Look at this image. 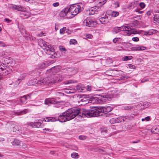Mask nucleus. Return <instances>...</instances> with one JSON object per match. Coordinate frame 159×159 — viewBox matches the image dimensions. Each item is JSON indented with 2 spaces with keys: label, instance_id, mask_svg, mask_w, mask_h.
Returning a JSON list of instances; mask_svg holds the SVG:
<instances>
[{
  "label": "nucleus",
  "instance_id": "0e129e2a",
  "mask_svg": "<svg viewBox=\"0 0 159 159\" xmlns=\"http://www.w3.org/2000/svg\"><path fill=\"white\" fill-rule=\"evenodd\" d=\"M140 141V140H138V141H133V142H132V143H138Z\"/></svg>",
  "mask_w": 159,
  "mask_h": 159
},
{
  "label": "nucleus",
  "instance_id": "39448f33",
  "mask_svg": "<svg viewBox=\"0 0 159 159\" xmlns=\"http://www.w3.org/2000/svg\"><path fill=\"white\" fill-rule=\"evenodd\" d=\"M76 89L80 92H84L86 91H91L92 87L89 85H85L79 84L76 86Z\"/></svg>",
  "mask_w": 159,
  "mask_h": 159
},
{
  "label": "nucleus",
  "instance_id": "a211bd4d",
  "mask_svg": "<svg viewBox=\"0 0 159 159\" xmlns=\"http://www.w3.org/2000/svg\"><path fill=\"white\" fill-rule=\"evenodd\" d=\"M48 65V62L47 61H44L39 64L38 65V67L39 69H42L46 67Z\"/></svg>",
  "mask_w": 159,
  "mask_h": 159
},
{
  "label": "nucleus",
  "instance_id": "ddd939ff",
  "mask_svg": "<svg viewBox=\"0 0 159 159\" xmlns=\"http://www.w3.org/2000/svg\"><path fill=\"white\" fill-rule=\"evenodd\" d=\"M99 20L100 22L102 24H105L109 22L108 17L106 15L105 16L102 15V16L99 18Z\"/></svg>",
  "mask_w": 159,
  "mask_h": 159
},
{
  "label": "nucleus",
  "instance_id": "774afa93",
  "mask_svg": "<svg viewBox=\"0 0 159 159\" xmlns=\"http://www.w3.org/2000/svg\"><path fill=\"white\" fill-rule=\"evenodd\" d=\"M33 0H25V1L26 2H31L33 1Z\"/></svg>",
  "mask_w": 159,
  "mask_h": 159
},
{
  "label": "nucleus",
  "instance_id": "c756f323",
  "mask_svg": "<svg viewBox=\"0 0 159 159\" xmlns=\"http://www.w3.org/2000/svg\"><path fill=\"white\" fill-rule=\"evenodd\" d=\"M138 2L137 1H135L132 2L131 3L130 5L131 8H134L136 7L138 5Z\"/></svg>",
  "mask_w": 159,
  "mask_h": 159
},
{
  "label": "nucleus",
  "instance_id": "2f4dec72",
  "mask_svg": "<svg viewBox=\"0 0 159 159\" xmlns=\"http://www.w3.org/2000/svg\"><path fill=\"white\" fill-rule=\"evenodd\" d=\"M132 57L131 56H126L123 57L122 60L123 61H125L129 60H131L132 59Z\"/></svg>",
  "mask_w": 159,
  "mask_h": 159
},
{
  "label": "nucleus",
  "instance_id": "bf43d9fd",
  "mask_svg": "<svg viewBox=\"0 0 159 159\" xmlns=\"http://www.w3.org/2000/svg\"><path fill=\"white\" fill-rule=\"evenodd\" d=\"M44 34L43 33H41L40 34H38L37 36L38 37H40L42 36V35Z\"/></svg>",
  "mask_w": 159,
  "mask_h": 159
},
{
  "label": "nucleus",
  "instance_id": "72a5a7b5",
  "mask_svg": "<svg viewBox=\"0 0 159 159\" xmlns=\"http://www.w3.org/2000/svg\"><path fill=\"white\" fill-rule=\"evenodd\" d=\"M66 27H64L60 29V34H63L65 33V32L66 30Z\"/></svg>",
  "mask_w": 159,
  "mask_h": 159
},
{
  "label": "nucleus",
  "instance_id": "a19ab883",
  "mask_svg": "<svg viewBox=\"0 0 159 159\" xmlns=\"http://www.w3.org/2000/svg\"><path fill=\"white\" fill-rule=\"evenodd\" d=\"M59 48L61 52L66 51V48L62 46H60Z\"/></svg>",
  "mask_w": 159,
  "mask_h": 159
},
{
  "label": "nucleus",
  "instance_id": "423d86ee",
  "mask_svg": "<svg viewBox=\"0 0 159 159\" xmlns=\"http://www.w3.org/2000/svg\"><path fill=\"white\" fill-rule=\"evenodd\" d=\"M99 96V97L97 98V101H100L102 102H104L108 100L109 95L106 93H103L100 94Z\"/></svg>",
  "mask_w": 159,
  "mask_h": 159
},
{
  "label": "nucleus",
  "instance_id": "8fccbe9b",
  "mask_svg": "<svg viewBox=\"0 0 159 159\" xmlns=\"http://www.w3.org/2000/svg\"><path fill=\"white\" fill-rule=\"evenodd\" d=\"M59 5V3L58 2H57L55 3H54L53 4V6L54 7H57Z\"/></svg>",
  "mask_w": 159,
  "mask_h": 159
},
{
  "label": "nucleus",
  "instance_id": "9b49d317",
  "mask_svg": "<svg viewBox=\"0 0 159 159\" xmlns=\"http://www.w3.org/2000/svg\"><path fill=\"white\" fill-rule=\"evenodd\" d=\"M100 8L98 7H92L89 8V11L90 15H93L95 13H96L98 12V11L100 10Z\"/></svg>",
  "mask_w": 159,
  "mask_h": 159
},
{
  "label": "nucleus",
  "instance_id": "9d476101",
  "mask_svg": "<svg viewBox=\"0 0 159 159\" xmlns=\"http://www.w3.org/2000/svg\"><path fill=\"white\" fill-rule=\"evenodd\" d=\"M64 71H67V73L70 75H72L76 74L77 72L76 69L74 68H65L64 69Z\"/></svg>",
  "mask_w": 159,
  "mask_h": 159
},
{
  "label": "nucleus",
  "instance_id": "f8f14e48",
  "mask_svg": "<svg viewBox=\"0 0 159 159\" xmlns=\"http://www.w3.org/2000/svg\"><path fill=\"white\" fill-rule=\"evenodd\" d=\"M11 8L13 9H15L22 12L26 11L25 8V7L21 6L20 5H11Z\"/></svg>",
  "mask_w": 159,
  "mask_h": 159
},
{
  "label": "nucleus",
  "instance_id": "58836bf2",
  "mask_svg": "<svg viewBox=\"0 0 159 159\" xmlns=\"http://www.w3.org/2000/svg\"><path fill=\"white\" fill-rule=\"evenodd\" d=\"M154 19L155 21H159V16L157 15H156L154 16Z\"/></svg>",
  "mask_w": 159,
  "mask_h": 159
},
{
  "label": "nucleus",
  "instance_id": "a18cd8bd",
  "mask_svg": "<svg viewBox=\"0 0 159 159\" xmlns=\"http://www.w3.org/2000/svg\"><path fill=\"white\" fill-rule=\"evenodd\" d=\"M128 66H129V68H132V69H135V66L134 65H133L132 64H129L128 65Z\"/></svg>",
  "mask_w": 159,
  "mask_h": 159
},
{
  "label": "nucleus",
  "instance_id": "473e14b6",
  "mask_svg": "<svg viewBox=\"0 0 159 159\" xmlns=\"http://www.w3.org/2000/svg\"><path fill=\"white\" fill-rule=\"evenodd\" d=\"M78 154L77 153L73 152L71 154V157L73 158H78Z\"/></svg>",
  "mask_w": 159,
  "mask_h": 159
},
{
  "label": "nucleus",
  "instance_id": "0eeeda50",
  "mask_svg": "<svg viewBox=\"0 0 159 159\" xmlns=\"http://www.w3.org/2000/svg\"><path fill=\"white\" fill-rule=\"evenodd\" d=\"M11 128H12V130L14 132H16L17 134L20 133L21 132V130L19 129L15 122H11Z\"/></svg>",
  "mask_w": 159,
  "mask_h": 159
},
{
  "label": "nucleus",
  "instance_id": "ea45409f",
  "mask_svg": "<svg viewBox=\"0 0 159 159\" xmlns=\"http://www.w3.org/2000/svg\"><path fill=\"white\" fill-rule=\"evenodd\" d=\"M21 80L20 79H18L15 82V83L16 84L15 85L16 86H17L20 83V81Z\"/></svg>",
  "mask_w": 159,
  "mask_h": 159
},
{
  "label": "nucleus",
  "instance_id": "393cba45",
  "mask_svg": "<svg viewBox=\"0 0 159 159\" xmlns=\"http://www.w3.org/2000/svg\"><path fill=\"white\" fill-rule=\"evenodd\" d=\"M121 31H129L130 28H128V27L125 26H122L120 27Z\"/></svg>",
  "mask_w": 159,
  "mask_h": 159
},
{
  "label": "nucleus",
  "instance_id": "cd10ccee",
  "mask_svg": "<svg viewBox=\"0 0 159 159\" xmlns=\"http://www.w3.org/2000/svg\"><path fill=\"white\" fill-rule=\"evenodd\" d=\"M121 31L120 29V27H115L113 28V32L115 33H117Z\"/></svg>",
  "mask_w": 159,
  "mask_h": 159
},
{
  "label": "nucleus",
  "instance_id": "1a4fd4ad",
  "mask_svg": "<svg viewBox=\"0 0 159 159\" xmlns=\"http://www.w3.org/2000/svg\"><path fill=\"white\" fill-rule=\"evenodd\" d=\"M32 94V93H30L28 95H25L22 97H20V102L23 104H25L26 103V100L29 98L30 99L31 98V96Z\"/></svg>",
  "mask_w": 159,
  "mask_h": 159
},
{
  "label": "nucleus",
  "instance_id": "69168bd1",
  "mask_svg": "<svg viewBox=\"0 0 159 159\" xmlns=\"http://www.w3.org/2000/svg\"><path fill=\"white\" fill-rule=\"evenodd\" d=\"M70 92H71V93H74V90L73 89H70Z\"/></svg>",
  "mask_w": 159,
  "mask_h": 159
},
{
  "label": "nucleus",
  "instance_id": "6e6552de",
  "mask_svg": "<svg viewBox=\"0 0 159 159\" xmlns=\"http://www.w3.org/2000/svg\"><path fill=\"white\" fill-rule=\"evenodd\" d=\"M28 125L33 128H39L42 127V124L38 122H30L27 123Z\"/></svg>",
  "mask_w": 159,
  "mask_h": 159
},
{
  "label": "nucleus",
  "instance_id": "4be33fe9",
  "mask_svg": "<svg viewBox=\"0 0 159 159\" xmlns=\"http://www.w3.org/2000/svg\"><path fill=\"white\" fill-rule=\"evenodd\" d=\"M22 12L20 14L25 16L26 17H25V18H27L30 16V14L29 12L26 11Z\"/></svg>",
  "mask_w": 159,
  "mask_h": 159
},
{
  "label": "nucleus",
  "instance_id": "79ce46f5",
  "mask_svg": "<svg viewBox=\"0 0 159 159\" xmlns=\"http://www.w3.org/2000/svg\"><path fill=\"white\" fill-rule=\"evenodd\" d=\"M79 139L80 140H84L86 139V137L83 135H80Z\"/></svg>",
  "mask_w": 159,
  "mask_h": 159
},
{
  "label": "nucleus",
  "instance_id": "f704fd0d",
  "mask_svg": "<svg viewBox=\"0 0 159 159\" xmlns=\"http://www.w3.org/2000/svg\"><path fill=\"white\" fill-rule=\"evenodd\" d=\"M70 44H75L77 43V41L75 39H71L70 42Z\"/></svg>",
  "mask_w": 159,
  "mask_h": 159
},
{
  "label": "nucleus",
  "instance_id": "6ab92c4d",
  "mask_svg": "<svg viewBox=\"0 0 159 159\" xmlns=\"http://www.w3.org/2000/svg\"><path fill=\"white\" fill-rule=\"evenodd\" d=\"M68 8H66L65 10H62L60 12V16L64 17L65 16H67V14L69 15V14H68L67 12L68 11Z\"/></svg>",
  "mask_w": 159,
  "mask_h": 159
},
{
  "label": "nucleus",
  "instance_id": "e2e57ef3",
  "mask_svg": "<svg viewBox=\"0 0 159 159\" xmlns=\"http://www.w3.org/2000/svg\"><path fill=\"white\" fill-rule=\"evenodd\" d=\"M43 130H46L47 131H49V132H51V130L50 129H43Z\"/></svg>",
  "mask_w": 159,
  "mask_h": 159
},
{
  "label": "nucleus",
  "instance_id": "5fc2aeb1",
  "mask_svg": "<svg viewBox=\"0 0 159 159\" xmlns=\"http://www.w3.org/2000/svg\"><path fill=\"white\" fill-rule=\"evenodd\" d=\"M148 81V79H143L141 80V82L142 83H144L146 81Z\"/></svg>",
  "mask_w": 159,
  "mask_h": 159
},
{
  "label": "nucleus",
  "instance_id": "f257e3e1",
  "mask_svg": "<svg viewBox=\"0 0 159 159\" xmlns=\"http://www.w3.org/2000/svg\"><path fill=\"white\" fill-rule=\"evenodd\" d=\"M93 110H84L81 111L77 108H71L67 110L59 115L57 119H73L80 118H89L99 116H109L111 111L110 107H95Z\"/></svg>",
  "mask_w": 159,
  "mask_h": 159
},
{
  "label": "nucleus",
  "instance_id": "2eb2a0df",
  "mask_svg": "<svg viewBox=\"0 0 159 159\" xmlns=\"http://www.w3.org/2000/svg\"><path fill=\"white\" fill-rule=\"evenodd\" d=\"M130 50L132 51H141L144 50L146 49V47H132L130 48Z\"/></svg>",
  "mask_w": 159,
  "mask_h": 159
},
{
  "label": "nucleus",
  "instance_id": "09e8293b",
  "mask_svg": "<svg viewBox=\"0 0 159 159\" xmlns=\"http://www.w3.org/2000/svg\"><path fill=\"white\" fill-rule=\"evenodd\" d=\"M132 39L134 41H139V38L137 37L133 38Z\"/></svg>",
  "mask_w": 159,
  "mask_h": 159
},
{
  "label": "nucleus",
  "instance_id": "c85d7f7f",
  "mask_svg": "<svg viewBox=\"0 0 159 159\" xmlns=\"http://www.w3.org/2000/svg\"><path fill=\"white\" fill-rule=\"evenodd\" d=\"M119 15V13L116 11H112L111 13V16L113 17H116Z\"/></svg>",
  "mask_w": 159,
  "mask_h": 159
},
{
  "label": "nucleus",
  "instance_id": "20e7f679",
  "mask_svg": "<svg viewBox=\"0 0 159 159\" xmlns=\"http://www.w3.org/2000/svg\"><path fill=\"white\" fill-rule=\"evenodd\" d=\"M96 23V20L90 17H87L83 22L84 25L91 27L94 26Z\"/></svg>",
  "mask_w": 159,
  "mask_h": 159
},
{
  "label": "nucleus",
  "instance_id": "37998d69",
  "mask_svg": "<svg viewBox=\"0 0 159 159\" xmlns=\"http://www.w3.org/2000/svg\"><path fill=\"white\" fill-rule=\"evenodd\" d=\"M70 89H64V91L67 93H71V92L70 91Z\"/></svg>",
  "mask_w": 159,
  "mask_h": 159
},
{
  "label": "nucleus",
  "instance_id": "7ed1b4c3",
  "mask_svg": "<svg viewBox=\"0 0 159 159\" xmlns=\"http://www.w3.org/2000/svg\"><path fill=\"white\" fill-rule=\"evenodd\" d=\"M83 5L82 3H79L78 4L71 6L68 8V11L67 13L71 14L73 16H75L79 13L83 9Z\"/></svg>",
  "mask_w": 159,
  "mask_h": 159
},
{
  "label": "nucleus",
  "instance_id": "4d7b16f0",
  "mask_svg": "<svg viewBox=\"0 0 159 159\" xmlns=\"http://www.w3.org/2000/svg\"><path fill=\"white\" fill-rule=\"evenodd\" d=\"M5 139L2 137H0V142H3L5 141Z\"/></svg>",
  "mask_w": 159,
  "mask_h": 159
},
{
  "label": "nucleus",
  "instance_id": "f03ea898",
  "mask_svg": "<svg viewBox=\"0 0 159 159\" xmlns=\"http://www.w3.org/2000/svg\"><path fill=\"white\" fill-rule=\"evenodd\" d=\"M62 80L61 75L60 74H56L54 76L53 79L49 80V78L39 80L38 83L41 84H52L57 81L60 82Z\"/></svg>",
  "mask_w": 159,
  "mask_h": 159
},
{
  "label": "nucleus",
  "instance_id": "aec40b11",
  "mask_svg": "<svg viewBox=\"0 0 159 159\" xmlns=\"http://www.w3.org/2000/svg\"><path fill=\"white\" fill-rule=\"evenodd\" d=\"M27 112V110H24L22 111H19L16 112L15 115L17 116L21 115L26 113Z\"/></svg>",
  "mask_w": 159,
  "mask_h": 159
},
{
  "label": "nucleus",
  "instance_id": "f3484780",
  "mask_svg": "<svg viewBox=\"0 0 159 159\" xmlns=\"http://www.w3.org/2000/svg\"><path fill=\"white\" fill-rule=\"evenodd\" d=\"M151 131L154 134H158L159 132V126H155L152 127Z\"/></svg>",
  "mask_w": 159,
  "mask_h": 159
},
{
  "label": "nucleus",
  "instance_id": "c9c22d12",
  "mask_svg": "<svg viewBox=\"0 0 159 159\" xmlns=\"http://www.w3.org/2000/svg\"><path fill=\"white\" fill-rule=\"evenodd\" d=\"M43 121H44L45 122H48V121H49L50 120L51 121H56V120H47V121L46 120H43ZM59 120L60 122H65L66 121H68V120H64V121H61L60 120Z\"/></svg>",
  "mask_w": 159,
  "mask_h": 159
},
{
  "label": "nucleus",
  "instance_id": "bb28decb",
  "mask_svg": "<svg viewBox=\"0 0 159 159\" xmlns=\"http://www.w3.org/2000/svg\"><path fill=\"white\" fill-rule=\"evenodd\" d=\"M109 122L111 124H116L122 122L120 120H110Z\"/></svg>",
  "mask_w": 159,
  "mask_h": 159
},
{
  "label": "nucleus",
  "instance_id": "e433bc0d",
  "mask_svg": "<svg viewBox=\"0 0 159 159\" xmlns=\"http://www.w3.org/2000/svg\"><path fill=\"white\" fill-rule=\"evenodd\" d=\"M74 83V81L72 80H69L68 81H66L64 82V84H72Z\"/></svg>",
  "mask_w": 159,
  "mask_h": 159
},
{
  "label": "nucleus",
  "instance_id": "680f3d73",
  "mask_svg": "<svg viewBox=\"0 0 159 159\" xmlns=\"http://www.w3.org/2000/svg\"><path fill=\"white\" fill-rule=\"evenodd\" d=\"M144 34L145 35H149L148 31L144 32Z\"/></svg>",
  "mask_w": 159,
  "mask_h": 159
},
{
  "label": "nucleus",
  "instance_id": "de8ad7c7",
  "mask_svg": "<svg viewBox=\"0 0 159 159\" xmlns=\"http://www.w3.org/2000/svg\"><path fill=\"white\" fill-rule=\"evenodd\" d=\"M0 46L4 47L6 46V44L4 42L0 41Z\"/></svg>",
  "mask_w": 159,
  "mask_h": 159
},
{
  "label": "nucleus",
  "instance_id": "3c124183",
  "mask_svg": "<svg viewBox=\"0 0 159 159\" xmlns=\"http://www.w3.org/2000/svg\"><path fill=\"white\" fill-rule=\"evenodd\" d=\"M5 20L7 22V23H10L11 21V20H10L8 18H5Z\"/></svg>",
  "mask_w": 159,
  "mask_h": 159
},
{
  "label": "nucleus",
  "instance_id": "4c0bfd02",
  "mask_svg": "<svg viewBox=\"0 0 159 159\" xmlns=\"http://www.w3.org/2000/svg\"><path fill=\"white\" fill-rule=\"evenodd\" d=\"M46 49L48 52H53L54 50L53 48H50L49 45L47 46Z\"/></svg>",
  "mask_w": 159,
  "mask_h": 159
},
{
  "label": "nucleus",
  "instance_id": "13d9d810",
  "mask_svg": "<svg viewBox=\"0 0 159 159\" xmlns=\"http://www.w3.org/2000/svg\"><path fill=\"white\" fill-rule=\"evenodd\" d=\"M48 118H50V119H53L55 120V119H56V118L54 117H46V119H48Z\"/></svg>",
  "mask_w": 159,
  "mask_h": 159
},
{
  "label": "nucleus",
  "instance_id": "4468645a",
  "mask_svg": "<svg viewBox=\"0 0 159 159\" xmlns=\"http://www.w3.org/2000/svg\"><path fill=\"white\" fill-rule=\"evenodd\" d=\"M44 103L46 105H48L49 104H55L57 102L54 98H48L45 99Z\"/></svg>",
  "mask_w": 159,
  "mask_h": 159
},
{
  "label": "nucleus",
  "instance_id": "b1692460",
  "mask_svg": "<svg viewBox=\"0 0 159 159\" xmlns=\"http://www.w3.org/2000/svg\"><path fill=\"white\" fill-rule=\"evenodd\" d=\"M20 141L16 139H15L12 143L14 145L18 146L20 144Z\"/></svg>",
  "mask_w": 159,
  "mask_h": 159
},
{
  "label": "nucleus",
  "instance_id": "412c9836",
  "mask_svg": "<svg viewBox=\"0 0 159 159\" xmlns=\"http://www.w3.org/2000/svg\"><path fill=\"white\" fill-rule=\"evenodd\" d=\"M100 129L102 134H103L104 133H107V128L106 127H101Z\"/></svg>",
  "mask_w": 159,
  "mask_h": 159
},
{
  "label": "nucleus",
  "instance_id": "603ef678",
  "mask_svg": "<svg viewBox=\"0 0 159 159\" xmlns=\"http://www.w3.org/2000/svg\"><path fill=\"white\" fill-rule=\"evenodd\" d=\"M139 24V22L137 20H135L134 21L133 24L135 25H138Z\"/></svg>",
  "mask_w": 159,
  "mask_h": 159
},
{
  "label": "nucleus",
  "instance_id": "dca6fc26",
  "mask_svg": "<svg viewBox=\"0 0 159 159\" xmlns=\"http://www.w3.org/2000/svg\"><path fill=\"white\" fill-rule=\"evenodd\" d=\"M60 66H55L52 68L50 70H49V71L50 70L52 73H55L58 72L60 69ZM50 72V71H49Z\"/></svg>",
  "mask_w": 159,
  "mask_h": 159
},
{
  "label": "nucleus",
  "instance_id": "c03bdc74",
  "mask_svg": "<svg viewBox=\"0 0 159 159\" xmlns=\"http://www.w3.org/2000/svg\"><path fill=\"white\" fill-rule=\"evenodd\" d=\"M139 6L141 8H143L145 7V5L144 3L141 2L139 4Z\"/></svg>",
  "mask_w": 159,
  "mask_h": 159
},
{
  "label": "nucleus",
  "instance_id": "49530a36",
  "mask_svg": "<svg viewBox=\"0 0 159 159\" xmlns=\"http://www.w3.org/2000/svg\"><path fill=\"white\" fill-rule=\"evenodd\" d=\"M120 39V38H116L114 39L113 40V42L114 43H116L117 41H118L119 39Z\"/></svg>",
  "mask_w": 159,
  "mask_h": 159
},
{
  "label": "nucleus",
  "instance_id": "a878e982",
  "mask_svg": "<svg viewBox=\"0 0 159 159\" xmlns=\"http://www.w3.org/2000/svg\"><path fill=\"white\" fill-rule=\"evenodd\" d=\"M113 5L115 8H117L120 6V2L118 1H115Z\"/></svg>",
  "mask_w": 159,
  "mask_h": 159
},
{
  "label": "nucleus",
  "instance_id": "864d4df0",
  "mask_svg": "<svg viewBox=\"0 0 159 159\" xmlns=\"http://www.w3.org/2000/svg\"><path fill=\"white\" fill-rule=\"evenodd\" d=\"M128 78V77L126 76H121L120 77V79L122 80L124 79H127Z\"/></svg>",
  "mask_w": 159,
  "mask_h": 159
},
{
  "label": "nucleus",
  "instance_id": "052dcab7",
  "mask_svg": "<svg viewBox=\"0 0 159 159\" xmlns=\"http://www.w3.org/2000/svg\"><path fill=\"white\" fill-rule=\"evenodd\" d=\"M151 118L150 116H148L146 117L145 118H142V119H150Z\"/></svg>",
  "mask_w": 159,
  "mask_h": 159
},
{
  "label": "nucleus",
  "instance_id": "7c9ffc66",
  "mask_svg": "<svg viewBox=\"0 0 159 159\" xmlns=\"http://www.w3.org/2000/svg\"><path fill=\"white\" fill-rule=\"evenodd\" d=\"M158 31L156 30H151L148 31L149 35H151L156 33Z\"/></svg>",
  "mask_w": 159,
  "mask_h": 159
},
{
  "label": "nucleus",
  "instance_id": "6e6d98bb",
  "mask_svg": "<svg viewBox=\"0 0 159 159\" xmlns=\"http://www.w3.org/2000/svg\"><path fill=\"white\" fill-rule=\"evenodd\" d=\"M152 11H148L147 12L146 14L148 16H150L152 13Z\"/></svg>",
  "mask_w": 159,
  "mask_h": 159
},
{
  "label": "nucleus",
  "instance_id": "5701e85b",
  "mask_svg": "<svg viewBox=\"0 0 159 159\" xmlns=\"http://www.w3.org/2000/svg\"><path fill=\"white\" fill-rule=\"evenodd\" d=\"M136 116L135 115H131L130 116H122V117H120V118L122 119V118H125V119H134L135 118Z\"/></svg>",
  "mask_w": 159,
  "mask_h": 159
},
{
  "label": "nucleus",
  "instance_id": "338daca9",
  "mask_svg": "<svg viewBox=\"0 0 159 159\" xmlns=\"http://www.w3.org/2000/svg\"><path fill=\"white\" fill-rule=\"evenodd\" d=\"M125 110H128L129 109H130V108H129V107H125Z\"/></svg>",
  "mask_w": 159,
  "mask_h": 159
}]
</instances>
